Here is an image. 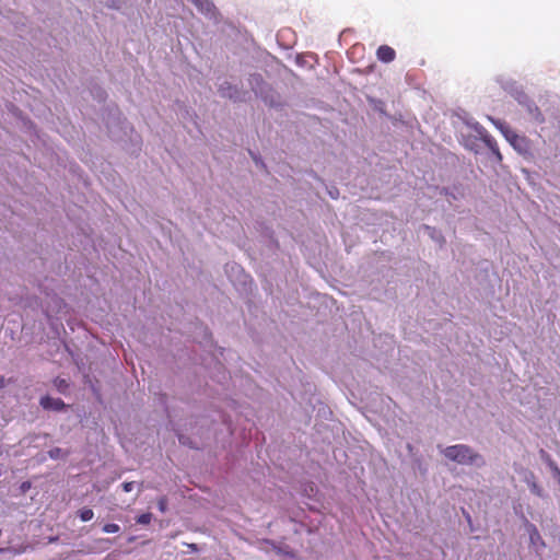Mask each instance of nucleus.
<instances>
[{
    "mask_svg": "<svg viewBox=\"0 0 560 560\" xmlns=\"http://www.w3.org/2000/svg\"><path fill=\"white\" fill-rule=\"evenodd\" d=\"M441 453L450 460L459 465H472L481 467L485 465V458L466 444L451 445L441 450Z\"/></svg>",
    "mask_w": 560,
    "mask_h": 560,
    "instance_id": "1",
    "label": "nucleus"
},
{
    "mask_svg": "<svg viewBox=\"0 0 560 560\" xmlns=\"http://www.w3.org/2000/svg\"><path fill=\"white\" fill-rule=\"evenodd\" d=\"M248 84L255 95L261 98L266 105L271 107L279 105L277 93L272 90L270 84L264 80L261 74H250L248 78Z\"/></svg>",
    "mask_w": 560,
    "mask_h": 560,
    "instance_id": "2",
    "label": "nucleus"
},
{
    "mask_svg": "<svg viewBox=\"0 0 560 560\" xmlns=\"http://www.w3.org/2000/svg\"><path fill=\"white\" fill-rule=\"evenodd\" d=\"M515 100L522 107H524L532 120L538 124L545 121V117L537 104L526 93H524V91L518 93V96H516Z\"/></svg>",
    "mask_w": 560,
    "mask_h": 560,
    "instance_id": "3",
    "label": "nucleus"
},
{
    "mask_svg": "<svg viewBox=\"0 0 560 560\" xmlns=\"http://www.w3.org/2000/svg\"><path fill=\"white\" fill-rule=\"evenodd\" d=\"M497 128L501 130L505 139L518 151L523 150V145L525 144V139L518 135H516L505 122L497 120L494 121Z\"/></svg>",
    "mask_w": 560,
    "mask_h": 560,
    "instance_id": "4",
    "label": "nucleus"
},
{
    "mask_svg": "<svg viewBox=\"0 0 560 560\" xmlns=\"http://www.w3.org/2000/svg\"><path fill=\"white\" fill-rule=\"evenodd\" d=\"M218 92L221 97L229 98L233 102H242L241 90L229 81H223L218 85Z\"/></svg>",
    "mask_w": 560,
    "mask_h": 560,
    "instance_id": "5",
    "label": "nucleus"
},
{
    "mask_svg": "<svg viewBox=\"0 0 560 560\" xmlns=\"http://www.w3.org/2000/svg\"><path fill=\"white\" fill-rule=\"evenodd\" d=\"M494 80L505 92L511 94L514 98L518 96V93L523 92L517 82L511 77L500 74L497 75Z\"/></svg>",
    "mask_w": 560,
    "mask_h": 560,
    "instance_id": "6",
    "label": "nucleus"
},
{
    "mask_svg": "<svg viewBox=\"0 0 560 560\" xmlns=\"http://www.w3.org/2000/svg\"><path fill=\"white\" fill-rule=\"evenodd\" d=\"M39 405L44 410L50 411H62L67 408V405L61 398H54L49 395L42 396Z\"/></svg>",
    "mask_w": 560,
    "mask_h": 560,
    "instance_id": "7",
    "label": "nucleus"
},
{
    "mask_svg": "<svg viewBox=\"0 0 560 560\" xmlns=\"http://www.w3.org/2000/svg\"><path fill=\"white\" fill-rule=\"evenodd\" d=\"M198 11L207 16H212L215 11V7L211 0H191Z\"/></svg>",
    "mask_w": 560,
    "mask_h": 560,
    "instance_id": "8",
    "label": "nucleus"
},
{
    "mask_svg": "<svg viewBox=\"0 0 560 560\" xmlns=\"http://www.w3.org/2000/svg\"><path fill=\"white\" fill-rule=\"evenodd\" d=\"M376 55H377L378 60L386 62V63L393 61L396 57L395 50L387 45L380 46L377 48Z\"/></svg>",
    "mask_w": 560,
    "mask_h": 560,
    "instance_id": "9",
    "label": "nucleus"
},
{
    "mask_svg": "<svg viewBox=\"0 0 560 560\" xmlns=\"http://www.w3.org/2000/svg\"><path fill=\"white\" fill-rule=\"evenodd\" d=\"M525 482L527 483L532 493H534L537 497L544 495V491H542L541 487L536 482L535 475L533 472H529L525 477Z\"/></svg>",
    "mask_w": 560,
    "mask_h": 560,
    "instance_id": "10",
    "label": "nucleus"
},
{
    "mask_svg": "<svg viewBox=\"0 0 560 560\" xmlns=\"http://www.w3.org/2000/svg\"><path fill=\"white\" fill-rule=\"evenodd\" d=\"M52 384H54V387L60 393V394H67V392L69 390V387H70V384L68 382V380L66 378H62V377H56L54 381H52Z\"/></svg>",
    "mask_w": 560,
    "mask_h": 560,
    "instance_id": "11",
    "label": "nucleus"
},
{
    "mask_svg": "<svg viewBox=\"0 0 560 560\" xmlns=\"http://www.w3.org/2000/svg\"><path fill=\"white\" fill-rule=\"evenodd\" d=\"M69 451H65L60 447H52L48 451V456L51 459H66L69 456Z\"/></svg>",
    "mask_w": 560,
    "mask_h": 560,
    "instance_id": "12",
    "label": "nucleus"
},
{
    "mask_svg": "<svg viewBox=\"0 0 560 560\" xmlns=\"http://www.w3.org/2000/svg\"><path fill=\"white\" fill-rule=\"evenodd\" d=\"M424 231L436 243H442L444 241L442 234L434 228H431L429 225H423Z\"/></svg>",
    "mask_w": 560,
    "mask_h": 560,
    "instance_id": "13",
    "label": "nucleus"
},
{
    "mask_svg": "<svg viewBox=\"0 0 560 560\" xmlns=\"http://www.w3.org/2000/svg\"><path fill=\"white\" fill-rule=\"evenodd\" d=\"M78 515L82 522H89L94 517V512L90 508L79 510Z\"/></svg>",
    "mask_w": 560,
    "mask_h": 560,
    "instance_id": "14",
    "label": "nucleus"
},
{
    "mask_svg": "<svg viewBox=\"0 0 560 560\" xmlns=\"http://www.w3.org/2000/svg\"><path fill=\"white\" fill-rule=\"evenodd\" d=\"M528 532H529V540L533 545H536L537 541H540L541 540V537L539 535V532L537 530L536 526L530 524L528 526Z\"/></svg>",
    "mask_w": 560,
    "mask_h": 560,
    "instance_id": "15",
    "label": "nucleus"
},
{
    "mask_svg": "<svg viewBox=\"0 0 560 560\" xmlns=\"http://www.w3.org/2000/svg\"><path fill=\"white\" fill-rule=\"evenodd\" d=\"M151 520H152V514L147 512V513H142L140 514L137 518H136V522L137 524H140V525H148L151 523Z\"/></svg>",
    "mask_w": 560,
    "mask_h": 560,
    "instance_id": "16",
    "label": "nucleus"
},
{
    "mask_svg": "<svg viewBox=\"0 0 560 560\" xmlns=\"http://www.w3.org/2000/svg\"><path fill=\"white\" fill-rule=\"evenodd\" d=\"M102 530L106 534H114L120 530V526L115 523H107L103 526Z\"/></svg>",
    "mask_w": 560,
    "mask_h": 560,
    "instance_id": "17",
    "label": "nucleus"
},
{
    "mask_svg": "<svg viewBox=\"0 0 560 560\" xmlns=\"http://www.w3.org/2000/svg\"><path fill=\"white\" fill-rule=\"evenodd\" d=\"M486 142H487L488 147L491 149V151L497 155V158L499 160H501L502 159L501 153H500L498 147L495 145L494 141L491 138H489L486 140Z\"/></svg>",
    "mask_w": 560,
    "mask_h": 560,
    "instance_id": "18",
    "label": "nucleus"
},
{
    "mask_svg": "<svg viewBox=\"0 0 560 560\" xmlns=\"http://www.w3.org/2000/svg\"><path fill=\"white\" fill-rule=\"evenodd\" d=\"M540 453H541V458L545 460V463L549 467L550 471H552V466H558V465L551 459V457L545 451H541Z\"/></svg>",
    "mask_w": 560,
    "mask_h": 560,
    "instance_id": "19",
    "label": "nucleus"
},
{
    "mask_svg": "<svg viewBox=\"0 0 560 560\" xmlns=\"http://www.w3.org/2000/svg\"><path fill=\"white\" fill-rule=\"evenodd\" d=\"M467 125L471 127L474 130H476L478 133H481L483 131V127L477 121H467Z\"/></svg>",
    "mask_w": 560,
    "mask_h": 560,
    "instance_id": "20",
    "label": "nucleus"
},
{
    "mask_svg": "<svg viewBox=\"0 0 560 560\" xmlns=\"http://www.w3.org/2000/svg\"><path fill=\"white\" fill-rule=\"evenodd\" d=\"M121 488L125 492H130L133 490L135 488V482L133 481H126L121 485Z\"/></svg>",
    "mask_w": 560,
    "mask_h": 560,
    "instance_id": "21",
    "label": "nucleus"
},
{
    "mask_svg": "<svg viewBox=\"0 0 560 560\" xmlns=\"http://www.w3.org/2000/svg\"><path fill=\"white\" fill-rule=\"evenodd\" d=\"M552 477L558 481L560 485V468L558 466H552Z\"/></svg>",
    "mask_w": 560,
    "mask_h": 560,
    "instance_id": "22",
    "label": "nucleus"
},
{
    "mask_svg": "<svg viewBox=\"0 0 560 560\" xmlns=\"http://www.w3.org/2000/svg\"><path fill=\"white\" fill-rule=\"evenodd\" d=\"M32 485L30 481H23L20 486V490L22 493H25L26 491H28L31 489Z\"/></svg>",
    "mask_w": 560,
    "mask_h": 560,
    "instance_id": "23",
    "label": "nucleus"
},
{
    "mask_svg": "<svg viewBox=\"0 0 560 560\" xmlns=\"http://www.w3.org/2000/svg\"><path fill=\"white\" fill-rule=\"evenodd\" d=\"M158 505H159V510H160L161 512H164V511H165L166 502H165V500H164V499H161V500L159 501Z\"/></svg>",
    "mask_w": 560,
    "mask_h": 560,
    "instance_id": "24",
    "label": "nucleus"
},
{
    "mask_svg": "<svg viewBox=\"0 0 560 560\" xmlns=\"http://www.w3.org/2000/svg\"><path fill=\"white\" fill-rule=\"evenodd\" d=\"M328 192H329L330 197L334 198V199H336L338 197V195H339V192H338V190L336 188L330 189Z\"/></svg>",
    "mask_w": 560,
    "mask_h": 560,
    "instance_id": "25",
    "label": "nucleus"
},
{
    "mask_svg": "<svg viewBox=\"0 0 560 560\" xmlns=\"http://www.w3.org/2000/svg\"><path fill=\"white\" fill-rule=\"evenodd\" d=\"M7 385V381L3 375H0V388H4Z\"/></svg>",
    "mask_w": 560,
    "mask_h": 560,
    "instance_id": "26",
    "label": "nucleus"
},
{
    "mask_svg": "<svg viewBox=\"0 0 560 560\" xmlns=\"http://www.w3.org/2000/svg\"><path fill=\"white\" fill-rule=\"evenodd\" d=\"M188 546H189V548H190L192 551H197V550H198V547H197V545H196V544H190V545H188Z\"/></svg>",
    "mask_w": 560,
    "mask_h": 560,
    "instance_id": "27",
    "label": "nucleus"
},
{
    "mask_svg": "<svg viewBox=\"0 0 560 560\" xmlns=\"http://www.w3.org/2000/svg\"><path fill=\"white\" fill-rule=\"evenodd\" d=\"M107 129H108V132H109L113 137H115V133H114V131L112 130V127H110V124H109V122H107Z\"/></svg>",
    "mask_w": 560,
    "mask_h": 560,
    "instance_id": "28",
    "label": "nucleus"
},
{
    "mask_svg": "<svg viewBox=\"0 0 560 560\" xmlns=\"http://www.w3.org/2000/svg\"><path fill=\"white\" fill-rule=\"evenodd\" d=\"M254 160H255V162H256V164H257V165H258V164H261V165H262V162H261L260 160L256 159L255 156H254Z\"/></svg>",
    "mask_w": 560,
    "mask_h": 560,
    "instance_id": "29",
    "label": "nucleus"
},
{
    "mask_svg": "<svg viewBox=\"0 0 560 560\" xmlns=\"http://www.w3.org/2000/svg\"><path fill=\"white\" fill-rule=\"evenodd\" d=\"M57 539H58L57 537H50V538H49V541H50V542H55V541H57Z\"/></svg>",
    "mask_w": 560,
    "mask_h": 560,
    "instance_id": "30",
    "label": "nucleus"
},
{
    "mask_svg": "<svg viewBox=\"0 0 560 560\" xmlns=\"http://www.w3.org/2000/svg\"><path fill=\"white\" fill-rule=\"evenodd\" d=\"M103 94H104V91H101V92L97 94V97H98V98H102V97H103Z\"/></svg>",
    "mask_w": 560,
    "mask_h": 560,
    "instance_id": "31",
    "label": "nucleus"
},
{
    "mask_svg": "<svg viewBox=\"0 0 560 560\" xmlns=\"http://www.w3.org/2000/svg\"><path fill=\"white\" fill-rule=\"evenodd\" d=\"M3 549L0 548V552H2Z\"/></svg>",
    "mask_w": 560,
    "mask_h": 560,
    "instance_id": "32",
    "label": "nucleus"
}]
</instances>
